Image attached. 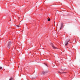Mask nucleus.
<instances>
[{
	"label": "nucleus",
	"mask_w": 80,
	"mask_h": 80,
	"mask_svg": "<svg viewBox=\"0 0 80 80\" xmlns=\"http://www.w3.org/2000/svg\"><path fill=\"white\" fill-rule=\"evenodd\" d=\"M11 43V42H8V47L9 48H10V44Z\"/></svg>",
	"instance_id": "nucleus-1"
},
{
	"label": "nucleus",
	"mask_w": 80,
	"mask_h": 80,
	"mask_svg": "<svg viewBox=\"0 0 80 80\" xmlns=\"http://www.w3.org/2000/svg\"><path fill=\"white\" fill-rule=\"evenodd\" d=\"M70 42V40L68 41H67V42L65 43H64L63 44L64 45H65V46H67V45L68 44V42Z\"/></svg>",
	"instance_id": "nucleus-2"
},
{
	"label": "nucleus",
	"mask_w": 80,
	"mask_h": 80,
	"mask_svg": "<svg viewBox=\"0 0 80 80\" xmlns=\"http://www.w3.org/2000/svg\"><path fill=\"white\" fill-rule=\"evenodd\" d=\"M51 45L52 48H53L54 49H55L56 48H55V46H53V43H51Z\"/></svg>",
	"instance_id": "nucleus-3"
},
{
	"label": "nucleus",
	"mask_w": 80,
	"mask_h": 80,
	"mask_svg": "<svg viewBox=\"0 0 80 80\" xmlns=\"http://www.w3.org/2000/svg\"><path fill=\"white\" fill-rule=\"evenodd\" d=\"M47 73L46 72H42V74H45V73Z\"/></svg>",
	"instance_id": "nucleus-4"
},
{
	"label": "nucleus",
	"mask_w": 80,
	"mask_h": 80,
	"mask_svg": "<svg viewBox=\"0 0 80 80\" xmlns=\"http://www.w3.org/2000/svg\"><path fill=\"white\" fill-rule=\"evenodd\" d=\"M58 73H66V72H59Z\"/></svg>",
	"instance_id": "nucleus-5"
},
{
	"label": "nucleus",
	"mask_w": 80,
	"mask_h": 80,
	"mask_svg": "<svg viewBox=\"0 0 80 80\" xmlns=\"http://www.w3.org/2000/svg\"><path fill=\"white\" fill-rule=\"evenodd\" d=\"M62 27H63V24H62V25H61V28H60V29H62Z\"/></svg>",
	"instance_id": "nucleus-6"
},
{
	"label": "nucleus",
	"mask_w": 80,
	"mask_h": 80,
	"mask_svg": "<svg viewBox=\"0 0 80 80\" xmlns=\"http://www.w3.org/2000/svg\"><path fill=\"white\" fill-rule=\"evenodd\" d=\"M48 22H50V18H49V19H48Z\"/></svg>",
	"instance_id": "nucleus-7"
},
{
	"label": "nucleus",
	"mask_w": 80,
	"mask_h": 80,
	"mask_svg": "<svg viewBox=\"0 0 80 80\" xmlns=\"http://www.w3.org/2000/svg\"><path fill=\"white\" fill-rule=\"evenodd\" d=\"M13 78H11L9 80H13Z\"/></svg>",
	"instance_id": "nucleus-8"
},
{
	"label": "nucleus",
	"mask_w": 80,
	"mask_h": 80,
	"mask_svg": "<svg viewBox=\"0 0 80 80\" xmlns=\"http://www.w3.org/2000/svg\"><path fill=\"white\" fill-rule=\"evenodd\" d=\"M16 27H20V26L18 25H16Z\"/></svg>",
	"instance_id": "nucleus-9"
},
{
	"label": "nucleus",
	"mask_w": 80,
	"mask_h": 80,
	"mask_svg": "<svg viewBox=\"0 0 80 80\" xmlns=\"http://www.w3.org/2000/svg\"><path fill=\"white\" fill-rule=\"evenodd\" d=\"M2 67H0V69H2Z\"/></svg>",
	"instance_id": "nucleus-10"
},
{
	"label": "nucleus",
	"mask_w": 80,
	"mask_h": 80,
	"mask_svg": "<svg viewBox=\"0 0 80 80\" xmlns=\"http://www.w3.org/2000/svg\"><path fill=\"white\" fill-rule=\"evenodd\" d=\"M46 66H47V64H46Z\"/></svg>",
	"instance_id": "nucleus-11"
},
{
	"label": "nucleus",
	"mask_w": 80,
	"mask_h": 80,
	"mask_svg": "<svg viewBox=\"0 0 80 80\" xmlns=\"http://www.w3.org/2000/svg\"><path fill=\"white\" fill-rule=\"evenodd\" d=\"M19 68V66H18V68Z\"/></svg>",
	"instance_id": "nucleus-12"
}]
</instances>
